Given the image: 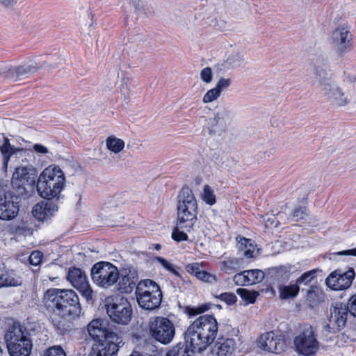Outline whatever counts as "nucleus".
<instances>
[{"instance_id":"nucleus-1","label":"nucleus","mask_w":356,"mask_h":356,"mask_svg":"<svg viewBox=\"0 0 356 356\" xmlns=\"http://www.w3.org/2000/svg\"><path fill=\"white\" fill-rule=\"evenodd\" d=\"M310 67L311 83L318 87L322 97L335 107H343L350 104L348 95L331 82L332 74L327 58L321 54L316 56L311 60Z\"/></svg>"},{"instance_id":"nucleus-2","label":"nucleus","mask_w":356,"mask_h":356,"mask_svg":"<svg viewBox=\"0 0 356 356\" xmlns=\"http://www.w3.org/2000/svg\"><path fill=\"white\" fill-rule=\"evenodd\" d=\"M218 331L216 318L211 315H202L196 318L184 333L186 348L192 352L204 350L215 339Z\"/></svg>"},{"instance_id":"nucleus-3","label":"nucleus","mask_w":356,"mask_h":356,"mask_svg":"<svg viewBox=\"0 0 356 356\" xmlns=\"http://www.w3.org/2000/svg\"><path fill=\"white\" fill-rule=\"evenodd\" d=\"M36 325L27 322L24 325L14 324L5 335L10 356H29L33 348L31 336L35 334Z\"/></svg>"},{"instance_id":"nucleus-4","label":"nucleus","mask_w":356,"mask_h":356,"mask_svg":"<svg viewBox=\"0 0 356 356\" xmlns=\"http://www.w3.org/2000/svg\"><path fill=\"white\" fill-rule=\"evenodd\" d=\"M47 307L51 312L79 316L81 308L79 297L72 290L50 289L44 294Z\"/></svg>"},{"instance_id":"nucleus-5","label":"nucleus","mask_w":356,"mask_h":356,"mask_svg":"<svg viewBox=\"0 0 356 356\" xmlns=\"http://www.w3.org/2000/svg\"><path fill=\"white\" fill-rule=\"evenodd\" d=\"M65 186V177L57 165H51L40 173L37 182V191L43 198L51 200L58 197Z\"/></svg>"},{"instance_id":"nucleus-6","label":"nucleus","mask_w":356,"mask_h":356,"mask_svg":"<svg viewBox=\"0 0 356 356\" xmlns=\"http://www.w3.org/2000/svg\"><path fill=\"white\" fill-rule=\"evenodd\" d=\"M197 204L192 190L184 186L178 195L177 220L179 228L190 232L197 220Z\"/></svg>"},{"instance_id":"nucleus-7","label":"nucleus","mask_w":356,"mask_h":356,"mask_svg":"<svg viewBox=\"0 0 356 356\" xmlns=\"http://www.w3.org/2000/svg\"><path fill=\"white\" fill-rule=\"evenodd\" d=\"M138 305L146 310L157 309L162 300L163 294L159 286L151 280H141L135 291Z\"/></svg>"},{"instance_id":"nucleus-8","label":"nucleus","mask_w":356,"mask_h":356,"mask_svg":"<svg viewBox=\"0 0 356 356\" xmlns=\"http://www.w3.org/2000/svg\"><path fill=\"white\" fill-rule=\"evenodd\" d=\"M293 344L295 351L303 356H314L320 348L317 334L314 327L305 325L294 337Z\"/></svg>"},{"instance_id":"nucleus-9","label":"nucleus","mask_w":356,"mask_h":356,"mask_svg":"<svg viewBox=\"0 0 356 356\" xmlns=\"http://www.w3.org/2000/svg\"><path fill=\"white\" fill-rule=\"evenodd\" d=\"M90 275L92 282L97 286L108 288L118 280L119 271L118 268L110 262L99 261L92 266Z\"/></svg>"},{"instance_id":"nucleus-10","label":"nucleus","mask_w":356,"mask_h":356,"mask_svg":"<svg viewBox=\"0 0 356 356\" xmlns=\"http://www.w3.org/2000/svg\"><path fill=\"white\" fill-rule=\"evenodd\" d=\"M149 332L151 337L162 344H168L175 335V327L172 321L163 316H156L149 319Z\"/></svg>"},{"instance_id":"nucleus-11","label":"nucleus","mask_w":356,"mask_h":356,"mask_svg":"<svg viewBox=\"0 0 356 356\" xmlns=\"http://www.w3.org/2000/svg\"><path fill=\"white\" fill-rule=\"evenodd\" d=\"M106 311L110 318L116 323L127 325L131 319V306L122 296L113 298V302L107 305Z\"/></svg>"},{"instance_id":"nucleus-12","label":"nucleus","mask_w":356,"mask_h":356,"mask_svg":"<svg viewBox=\"0 0 356 356\" xmlns=\"http://www.w3.org/2000/svg\"><path fill=\"white\" fill-rule=\"evenodd\" d=\"M349 312L348 305L341 302H335L330 308L329 322L325 328L329 332L340 331L346 325Z\"/></svg>"},{"instance_id":"nucleus-13","label":"nucleus","mask_w":356,"mask_h":356,"mask_svg":"<svg viewBox=\"0 0 356 356\" xmlns=\"http://www.w3.org/2000/svg\"><path fill=\"white\" fill-rule=\"evenodd\" d=\"M21 198L12 191L0 195V219L9 220L17 216Z\"/></svg>"},{"instance_id":"nucleus-14","label":"nucleus","mask_w":356,"mask_h":356,"mask_svg":"<svg viewBox=\"0 0 356 356\" xmlns=\"http://www.w3.org/2000/svg\"><path fill=\"white\" fill-rule=\"evenodd\" d=\"M67 279L87 300L92 299L93 291L83 271L79 268H70Z\"/></svg>"},{"instance_id":"nucleus-15","label":"nucleus","mask_w":356,"mask_h":356,"mask_svg":"<svg viewBox=\"0 0 356 356\" xmlns=\"http://www.w3.org/2000/svg\"><path fill=\"white\" fill-rule=\"evenodd\" d=\"M257 346L263 350L279 354L286 348L284 339L273 331L262 334L257 339Z\"/></svg>"},{"instance_id":"nucleus-16","label":"nucleus","mask_w":356,"mask_h":356,"mask_svg":"<svg viewBox=\"0 0 356 356\" xmlns=\"http://www.w3.org/2000/svg\"><path fill=\"white\" fill-rule=\"evenodd\" d=\"M355 278V271L353 268L347 271L337 270L331 273L326 278V284L332 290H344L350 286Z\"/></svg>"},{"instance_id":"nucleus-17","label":"nucleus","mask_w":356,"mask_h":356,"mask_svg":"<svg viewBox=\"0 0 356 356\" xmlns=\"http://www.w3.org/2000/svg\"><path fill=\"white\" fill-rule=\"evenodd\" d=\"M41 66L37 63L24 64L18 66H10L4 63H0V75L17 81L29 74H33L38 71Z\"/></svg>"},{"instance_id":"nucleus-18","label":"nucleus","mask_w":356,"mask_h":356,"mask_svg":"<svg viewBox=\"0 0 356 356\" xmlns=\"http://www.w3.org/2000/svg\"><path fill=\"white\" fill-rule=\"evenodd\" d=\"M332 42L336 51L342 55L349 51L352 46V34L348 26L337 27L332 33Z\"/></svg>"},{"instance_id":"nucleus-19","label":"nucleus","mask_w":356,"mask_h":356,"mask_svg":"<svg viewBox=\"0 0 356 356\" xmlns=\"http://www.w3.org/2000/svg\"><path fill=\"white\" fill-rule=\"evenodd\" d=\"M118 289L122 293H130L134 289H136L138 283V275L137 271L132 268H124L119 274Z\"/></svg>"},{"instance_id":"nucleus-20","label":"nucleus","mask_w":356,"mask_h":356,"mask_svg":"<svg viewBox=\"0 0 356 356\" xmlns=\"http://www.w3.org/2000/svg\"><path fill=\"white\" fill-rule=\"evenodd\" d=\"M104 356H116L119 348L122 343L121 336L118 334H110L107 338L95 343Z\"/></svg>"},{"instance_id":"nucleus-21","label":"nucleus","mask_w":356,"mask_h":356,"mask_svg":"<svg viewBox=\"0 0 356 356\" xmlns=\"http://www.w3.org/2000/svg\"><path fill=\"white\" fill-rule=\"evenodd\" d=\"M228 120L229 111L225 108H219L214 114V116L208 120L207 128L209 134H220L224 131L226 129Z\"/></svg>"},{"instance_id":"nucleus-22","label":"nucleus","mask_w":356,"mask_h":356,"mask_svg":"<svg viewBox=\"0 0 356 356\" xmlns=\"http://www.w3.org/2000/svg\"><path fill=\"white\" fill-rule=\"evenodd\" d=\"M78 317L55 312H51L50 316L55 330L60 335L70 332L72 327V321Z\"/></svg>"},{"instance_id":"nucleus-23","label":"nucleus","mask_w":356,"mask_h":356,"mask_svg":"<svg viewBox=\"0 0 356 356\" xmlns=\"http://www.w3.org/2000/svg\"><path fill=\"white\" fill-rule=\"evenodd\" d=\"M0 151L3 158V167L6 168L9 161H15L16 159H22V161H24V158L26 159V156L29 154L26 149L12 146L8 139L4 140L0 147Z\"/></svg>"},{"instance_id":"nucleus-24","label":"nucleus","mask_w":356,"mask_h":356,"mask_svg":"<svg viewBox=\"0 0 356 356\" xmlns=\"http://www.w3.org/2000/svg\"><path fill=\"white\" fill-rule=\"evenodd\" d=\"M87 330L89 335L96 342L107 338L110 334H118V332L106 327L104 322L99 318L91 321L87 326Z\"/></svg>"},{"instance_id":"nucleus-25","label":"nucleus","mask_w":356,"mask_h":356,"mask_svg":"<svg viewBox=\"0 0 356 356\" xmlns=\"http://www.w3.org/2000/svg\"><path fill=\"white\" fill-rule=\"evenodd\" d=\"M58 211V207L51 201H42L33 208V215L40 220H47L53 216Z\"/></svg>"},{"instance_id":"nucleus-26","label":"nucleus","mask_w":356,"mask_h":356,"mask_svg":"<svg viewBox=\"0 0 356 356\" xmlns=\"http://www.w3.org/2000/svg\"><path fill=\"white\" fill-rule=\"evenodd\" d=\"M236 343L232 338H219L212 348L211 353L216 356H232Z\"/></svg>"},{"instance_id":"nucleus-27","label":"nucleus","mask_w":356,"mask_h":356,"mask_svg":"<svg viewBox=\"0 0 356 356\" xmlns=\"http://www.w3.org/2000/svg\"><path fill=\"white\" fill-rule=\"evenodd\" d=\"M238 251L247 259L254 257L255 245L252 241L242 236L236 238Z\"/></svg>"},{"instance_id":"nucleus-28","label":"nucleus","mask_w":356,"mask_h":356,"mask_svg":"<svg viewBox=\"0 0 356 356\" xmlns=\"http://www.w3.org/2000/svg\"><path fill=\"white\" fill-rule=\"evenodd\" d=\"M2 287L18 286L22 284V277L14 270H5L0 274Z\"/></svg>"},{"instance_id":"nucleus-29","label":"nucleus","mask_w":356,"mask_h":356,"mask_svg":"<svg viewBox=\"0 0 356 356\" xmlns=\"http://www.w3.org/2000/svg\"><path fill=\"white\" fill-rule=\"evenodd\" d=\"M300 291L299 285L296 282L289 285L281 284L278 287L279 296L282 300L294 299Z\"/></svg>"},{"instance_id":"nucleus-30","label":"nucleus","mask_w":356,"mask_h":356,"mask_svg":"<svg viewBox=\"0 0 356 356\" xmlns=\"http://www.w3.org/2000/svg\"><path fill=\"white\" fill-rule=\"evenodd\" d=\"M220 270L227 274L237 271L241 266V260L238 258L229 257L219 263Z\"/></svg>"},{"instance_id":"nucleus-31","label":"nucleus","mask_w":356,"mask_h":356,"mask_svg":"<svg viewBox=\"0 0 356 356\" xmlns=\"http://www.w3.org/2000/svg\"><path fill=\"white\" fill-rule=\"evenodd\" d=\"M124 142L123 140L118 138L114 136H108L106 139V146L111 152L118 154L124 147Z\"/></svg>"},{"instance_id":"nucleus-32","label":"nucleus","mask_w":356,"mask_h":356,"mask_svg":"<svg viewBox=\"0 0 356 356\" xmlns=\"http://www.w3.org/2000/svg\"><path fill=\"white\" fill-rule=\"evenodd\" d=\"M35 175V170L32 165H29L26 166H19L15 168V172L13 174L20 180L29 181L31 179V176Z\"/></svg>"},{"instance_id":"nucleus-33","label":"nucleus","mask_w":356,"mask_h":356,"mask_svg":"<svg viewBox=\"0 0 356 356\" xmlns=\"http://www.w3.org/2000/svg\"><path fill=\"white\" fill-rule=\"evenodd\" d=\"M237 294H238L243 300L246 301L247 303H254L259 296L257 291H250L245 289H237Z\"/></svg>"},{"instance_id":"nucleus-34","label":"nucleus","mask_w":356,"mask_h":356,"mask_svg":"<svg viewBox=\"0 0 356 356\" xmlns=\"http://www.w3.org/2000/svg\"><path fill=\"white\" fill-rule=\"evenodd\" d=\"M165 270L172 273L175 276L181 278V275L178 272L179 267L174 266L172 263L163 257H157L155 259Z\"/></svg>"},{"instance_id":"nucleus-35","label":"nucleus","mask_w":356,"mask_h":356,"mask_svg":"<svg viewBox=\"0 0 356 356\" xmlns=\"http://www.w3.org/2000/svg\"><path fill=\"white\" fill-rule=\"evenodd\" d=\"M248 270L236 273L233 277L234 282L238 286L251 285Z\"/></svg>"},{"instance_id":"nucleus-36","label":"nucleus","mask_w":356,"mask_h":356,"mask_svg":"<svg viewBox=\"0 0 356 356\" xmlns=\"http://www.w3.org/2000/svg\"><path fill=\"white\" fill-rule=\"evenodd\" d=\"M317 270L313 269L307 272H305L300 276L297 280V284L307 285L312 282V281L316 277Z\"/></svg>"},{"instance_id":"nucleus-37","label":"nucleus","mask_w":356,"mask_h":356,"mask_svg":"<svg viewBox=\"0 0 356 356\" xmlns=\"http://www.w3.org/2000/svg\"><path fill=\"white\" fill-rule=\"evenodd\" d=\"M248 276L251 285L261 282L265 277L264 273L261 270L252 269L248 270Z\"/></svg>"},{"instance_id":"nucleus-38","label":"nucleus","mask_w":356,"mask_h":356,"mask_svg":"<svg viewBox=\"0 0 356 356\" xmlns=\"http://www.w3.org/2000/svg\"><path fill=\"white\" fill-rule=\"evenodd\" d=\"M202 200L209 205H213L216 203V195L211 189V188L208 186L205 185L204 186L203 189V193H202Z\"/></svg>"},{"instance_id":"nucleus-39","label":"nucleus","mask_w":356,"mask_h":356,"mask_svg":"<svg viewBox=\"0 0 356 356\" xmlns=\"http://www.w3.org/2000/svg\"><path fill=\"white\" fill-rule=\"evenodd\" d=\"M291 270V266H281L275 268V276L277 280H288Z\"/></svg>"},{"instance_id":"nucleus-40","label":"nucleus","mask_w":356,"mask_h":356,"mask_svg":"<svg viewBox=\"0 0 356 356\" xmlns=\"http://www.w3.org/2000/svg\"><path fill=\"white\" fill-rule=\"evenodd\" d=\"M221 95V92L216 88L209 90L204 95L202 101L207 104L216 100Z\"/></svg>"},{"instance_id":"nucleus-41","label":"nucleus","mask_w":356,"mask_h":356,"mask_svg":"<svg viewBox=\"0 0 356 356\" xmlns=\"http://www.w3.org/2000/svg\"><path fill=\"white\" fill-rule=\"evenodd\" d=\"M244 58L239 53H235L230 55L226 60V63L229 67H236L239 66Z\"/></svg>"},{"instance_id":"nucleus-42","label":"nucleus","mask_w":356,"mask_h":356,"mask_svg":"<svg viewBox=\"0 0 356 356\" xmlns=\"http://www.w3.org/2000/svg\"><path fill=\"white\" fill-rule=\"evenodd\" d=\"M186 230H184L181 228H179L178 225L174 229L172 233V238L176 241H183L188 240V236L186 233Z\"/></svg>"},{"instance_id":"nucleus-43","label":"nucleus","mask_w":356,"mask_h":356,"mask_svg":"<svg viewBox=\"0 0 356 356\" xmlns=\"http://www.w3.org/2000/svg\"><path fill=\"white\" fill-rule=\"evenodd\" d=\"M216 298L226 302L229 305H232L237 301V297L233 293H220L218 296H216Z\"/></svg>"},{"instance_id":"nucleus-44","label":"nucleus","mask_w":356,"mask_h":356,"mask_svg":"<svg viewBox=\"0 0 356 356\" xmlns=\"http://www.w3.org/2000/svg\"><path fill=\"white\" fill-rule=\"evenodd\" d=\"M307 210L305 207H296L291 215L292 220L295 221H298L299 220L304 219L306 216H307Z\"/></svg>"},{"instance_id":"nucleus-45","label":"nucleus","mask_w":356,"mask_h":356,"mask_svg":"<svg viewBox=\"0 0 356 356\" xmlns=\"http://www.w3.org/2000/svg\"><path fill=\"white\" fill-rule=\"evenodd\" d=\"M44 356H66V353L61 346H54L46 350Z\"/></svg>"},{"instance_id":"nucleus-46","label":"nucleus","mask_w":356,"mask_h":356,"mask_svg":"<svg viewBox=\"0 0 356 356\" xmlns=\"http://www.w3.org/2000/svg\"><path fill=\"white\" fill-rule=\"evenodd\" d=\"M196 278L208 283H211L216 281V277L215 275L202 270L197 273Z\"/></svg>"},{"instance_id":"nucleus-47","label":"nucleus","mask_w":356,"mask_h":356,"mask_svg":"<svg viewBox=\"0 0 356 356\" xmlns=\"http://www.w3.org/2000/svg\"><path fill=\"white\" fill-rule=\"evenodd\" d=\"M200 78L206 83H211L213 79L212 70L209 67L203 68L200 72Z\"/></svg>"},{"instance_id":"nucleus-48","label":"nucleus","mask_w":356,"mask_h":356,"mask_svg":"<svg viewBox=\"0 0 356 356\" xmlns=\"http://www.w3.org/2000/svg\"><path fill=\"white\" fill-rule=\"evenodd\" d=\"M43 257V253L40 251H33L29 256V262L31 265L38 266Z\"/></svg>"},{"instance_id":"nucleus-49","label":"nucleus","mask_w":356,"mask_h":356,"mask_svg":"<svg viewBox=\"0 0 356 356\" xmlns=\"http://www.w3.org/2000/svg\"><path fill=\"white\" fill-rule=\"evenodd\" d=\"M202 264L198 262L188 264L186 266L185 268L187 273L195 276L197 277V273L200 272Z\"/></svg>"},{"instance_id":"nucleus-50","label":"nucleus","mask_w":356,"mask_h":356,"mask_svg":"<svg viewBox=\"0 0 356 356\" xmlns=\"http://www.w3.org/2000/svg\"><path fill=\"white\" fill-rule=\"evenodd\" d=\"M231 85V79L221 77L216 84V88L222 92V90L228 88Z\"/></svg>"},{"instance_id":"nucleus-51","label":"nucleus","mask_w":356,"mask_h":356,"mask_svg":"<svg viewBox=\"0 0 356 356\" xmlns=\"http://www.w3.org/2000/svg\"><path fill=\"white\" fill-rule=\"evenodd\" d=\"M348 305L350 314L356 317V293L349 298Z\"/></svg>"},{"instance_id":"nucleus-52","label":"nucleus","mask_w":356,"mask_h":356,"mask_svg":"<svg viewBox=\"0 0 356 356\" xmlns=\"http://www.w3.org/2000/svg\"><path fill=\"white\" fill-rule=\"evenodd\" d=\"M33 149L37 154H39L47 155L49 152V149L47 147L39 143L33 145Z\"/></svg>"},{"instance_id":"nucleus-53","label":"nucleus","mask_w":356,"mask_h":356,"mask_svg":"<svg viewBox=\"0 0 356 356\" xmlns=\"http://www.w3.org/2000/svg\"><path fill=\"white\" fill-rule=\"evenodd\" d=\"M88 356H104L102 353L99 350V349L97 347L95 344H93L91 348L90 352L89 353Z\"/></svg>"},{"instance_id":"nucleus-54","label":"nucleus","mask_w":356,"mask_h":356,"mask_svg":"<svg viewBox=\"0 0 356 356\" xmlns=\"http://www.w3.org/2000/svg\"><path fill=\"white\" fill-rule=\"evenodd\" d=\"M336 254H339V255H346V256H354V257H356V248H353V249H350V250H343V251L338 252Z\"/></svg>"},{"instance_id":"nucleus-55","label":"nucleus","mask_w":356,"mask_h":356,"mask_svg":"<svg viewBox=\"0 0 356 356\" xmlns=\"http://www.w3.org/2000/svg\"><path fill=\"white\" fill-rule=\"evenodd\" d=\"M17 0H0V3L5 6H10L16 3Z\"/></svg>"},{"instance_id":"nucleus-56","label":"nucleus","mask_w":356,"mask_h":356,"mask_svg":"<svg viewBox=\"0 0 356 356\" xmlns=\"http://www.w3.org/2000/svg\"><path fill=\"white\" fill-rule=\"evenodd\" d=\"M208 309H209V307H207V305H203L201 307L198 308L199 313L204 312V311L208 310Z\"/></svg>"},{"instance_id":"nucleus-57","label":"nucleus","mask_w":356,"mask_h":356,"mask_svg":"<svg viewBox=\"0 0 356 356\" xmlns=\"http://www.w3.org/2000/svg\"><path fill=\"white\" fill-rule=\"evenodd\" d=\"M129 356H142L138 351H134Z\"/></svg>"},{"instance_id":"nucleus-58","label":"nucleus","mask_w":356,"mask_h":356,"mask_svg":"<svg viewBox=\"0 0 356 356\" xmlns=\"http://www.w3.org/2000/svg\"><path fill=\"white\" fill-rule=\"evenodd\" d=\"M161 246L160 244H155L154 245V248L156 250H159L161 249Z\"/></svg>"}]
</instances>
